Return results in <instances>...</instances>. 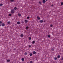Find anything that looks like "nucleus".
<instances>
[{"label":"nucleus","instance_id":"f257e3e1","mask_svg":"<svg viewBox=\"0 0 63 63\" xmlns=\"http://www.w3.org/2000/svg\"><path fill=\"white\" fill-rule=\"evenodd\" d=\"M15 12V11L14 10V9H12L11 11V13L12 14H13Z\"/></svg>","mask_w":63,"mask_h":63},{"label":"nucleus","instance_id":"f03ea898","mask_svg":"<svg viewBox=\"0 0 63 63\" xmlns=\"http://www.w3.org/2000/svg\"><path fill=\"white\" fill-rule=\"evenodd\" d=\"M2 26H5V24L3 23L2 24Z\"/></svg>","mask_w":63,"mask_h":63},{"label":"nucleus","instance_id":"7ed1b4c3","mask_svg":"<svg viewBox=\"0 0 63 63\" xmlns=\"http://www.w3.org/2000/svg\"><path fill=\"white\" fill-rule=\"evenodd\" d=\"M40 22H41V23H42V22H43V21L42 20H41L40 21Z\"/></svg>","mask_w":63,"mask_h":63},{"label":"nucleus","instance_id":"20e7f679","mask_svg":"<svg viewBox=\"0 0 63 63\" xmlns=\"http://www.w3.org/2000/svg\"><path fill=\"white\" fill-rule=\"evenodd\" d=\"M21 37H23V35L22 34H21L20 35Z\"/></svg>","mask_w":63,"mask_h":63},{"label":"nucleus","instance_id":"39448f33","mask_svg":"<svg viewBox=\"0 0 63 63\" xmlns=\"http://www.w3.org/2000/svg\"><path fill=\"white\" fill-rule=\"evenodd\" d=\"M27 21H27V20H25V22L26 23L27 22Z\"/></svg>","mask_w":63,"mask_h":63},{"label":"nucleus","instance_id":"423d86ee","mask_svg":"<svg viewBox=\"0 0 63 63\" xmlns=\"http://www.w3.org/2000/svg\"><path fill=\"white\" fill-rule=\"evenodd\" d=\"M60 55H58L57 56V57L58 58H60Z\"/></svg>","mask_w":63,"mask_h":63},{"label":"nucleus","instance_id":"0eeeda50","mask_svg":"<svg viewBox=\"0 0 63 63\" xmlns=\"http://www.w3.org/2000/svg\"><path fill=\"white\" fill-rule=\"evenodd\" d=\"M37 19H38L39 20L40 18V17H37Z\"/></svg>","mask_w":63,"mask_h":63},{"label":"nucleus","instance_id":"6e6552de","mask_svg":"<svg viewBox=\"0 0 63 63\" xmlns=\"http://www.w3.org/2000/svg\"><path fill=\"white\" fill-rule=\"evenodd\" d=\"M43 3H45V2H46V1H45V0H43Z\"/></svg>","mask_w":63,"mask_h":63},{"label":"nucleus","instance_id":"1a4fd4ad","mask_svg":"<svg viewBox=\"0 0 63 63\" xmlns=\"http://www.w3.org/2000/svg\"><path fill=\"white\" fill-rule=\"evenodd\" d=\"M33 54H36V52L34 51L33 52Z\"/></svg>","mask_w":63,"mask_h":63},{"label":"nucleus","instance_id":"9d476101","mask_svg":"<svg viewBox=\"0 0 63 63\" xmlns=\"http://www.w3.org/2000/svg\"><path fill=\"white\" fill-rule=\"evenodd\" d=\"M17 24H20V22H17Z\"/></svg>","mask_w":63,"mask_h":63},{"label":"nucleus","instance_id":"9b49d317","mask_svg":"<svg viewBox=\"0 0 63 63\" xmlns=\"http://www.w3.org/2000/svg\"><path fill=\"white\" fill-rule=\"evenodd\" d=\"M24 58H22V61H24Z\"/></svg>","mask_w":63,"mask_h":63},{"label":"nucleus","instance_id":"f8f14e48","mask_svg":"<svg viewBox=\"0 0 63 63\" xmlns=\"http://www.w3.org/2000/svg\"><path fill=\"white\" fill-rule=\"evenodd\" d=\"M30 63H33V61H30Z\"/></svg>","mask_w":63,"mask_h":63},{"label":"nucleus","instance_id":"ddd939ff","mask_svg":"<svg viewBox=\"0 0 63 63\" xmlns=\"http://www.w3.org/2000/svg\"><path fill=\"white\" fill-rule=\"evenodd\" d=\"M18 15L19 16H21V14L19 13L18 14Z\"/></svg>","mask_w":63,"mask_h":63},{"label":"nucleus","instance_id":"4468645a","mask_svg":"<svg viewBox=\"0 0 63 63\" xmlns=\"http://www.w3.org/2000/svg\"><path fill=\"white\" fill-rule=\"evenodd\" d=\"M32 44H35V41H33L32 42Z\"/></svg>","mask_w":63,"mask_h":63},{"label":"nucleus","instance_id":"2eb2a0df","mask_svg":"<svg viewBox=\"0 0 63 63\" xmlns=\"http://www.w3.org/2000/svg\"><path fill=\"white\" fill-rule=\"evenodd\" d=\"M30 56H32V53H30Z\"/></svg>","mask_w":63,"mask_h":63},{"label":"nucleus","instance_id":"dca6fc26","mask_svg":"<svg viewBox=\"0 0 63 63\" xmlns=\"http://www.w3.org/2000/svg\"><path fill=\"white\" fill-rule=\"evenodd\" d=\"M25 55H27V53L26 52L25 53Z\"/></svg>","mask_w":63,"mask_h":63},{"label":"nucleus","instance_id":"f3484780","mask_svg":"<svg viewBox=\"0 0 63 63\" xmlns=\"http://www.w3.org/2000/svg\"><path fill=\"white\" fill-rule=\"evenodd\" d=\"M7 62H10V60H7Z\"/></svg>","mask_w":63,"mask_h":63},{"label":"nucleus","instance_id":"a211bd4d","mask_svg":"<svg viewBox=\"0 0 63 63\" xmlns=\"http://www.w3.org/2000/svg\"><path fill=\"white\" fill-rule=\"evenodd\" d=\"M14 9L15 10H16L17 8H16V7H15L14 8Z\"/></svg>","mask_w":63,"mask_h":63},{"label":"nucleus","instance_id":"6ab92c4d","mask_svg":"<svg viewBox=\"0 0 63 63\" xmlns=\"http://www.w3.org/2000/svg\"><path fill=\"white\" fill-rule=\"evenodd\" d=\"M39 3L40 4H42V2H41L40 1L39 2Z\"/></svg>","mask_w":63,"mask_h":63},{"label":"nucleus","instance_id":"aec40b11","mask_svg":"<svg viewBox=\"0 0 63 63\" xmlns=\"http://www.w3.org/2000/svg\"><path fill=\"white\" fill-rule=\"evenodd\" d=\"M8 24H10V22H7Z\"/></svg>","mask_w":63,"mask_h":63},{"label":"nucleus","instance_id":"412c9836","mask_svg":"<svg viewBox=\"0 0 63 63\" xmlns=\"http://www.w3.org/2000/svg\"><path fill=\"white\" fill-rule=\"evenodd\" d=\"M9 15L10 16H12V14H9Z\"/></svg>","mask_w":63,"mask_h":63},{"label":"nucleus","instance_id":"4be33fe9","mask_svg":"<svg viewBox=\"0 0 63 63\" xmlns=\"http://www.w3.org/2000/svg\"><path fill=\"white\" fill-rule=\"evenodd\" d=\"M54 59H55V60H56V59H57V58L55 57Z\"/></svg>","mask_w":63,"mask_h":63},{"label":"nucleus","instance_id":"5701e85b","mask_svg":"<svg viewBox=\"0 0 63 63\" xmlns=\"http://www.w3.org/2000/svg\"><path fill=\"white\" fill-rule=\"evenodd\" d=\"M2 5L3 4H0V6H2Z\"/></svg>","mask_w":63,"mask_h":63},{"label":"nucleus","instance_id":"b1692460","mask_svg":"<svg viewBox=\"0 0 63 63\" xmlns=\"http://www.w3.org/2000/svg\"><path fill=\"white\" fill-rule=\"evenodd\" d=\"M48 38H50V35H48Z\"/></svg>","mask_w":63,"mask_h":63},{"label":"nucleus","instance_id":"393cba45","mask_svg":"<svg viewBox=\"0 0 63 63\" xmlns=\"http://www.w3.org/2000/svg\"><path fill=\"white\" fill-rule=\"evenodd\" d=\"M14 1V0H11V2H13Z\"/></svg>","mask_w":63,"mask_h":63},{"label":"nucleus","instance_id":"a878e982","mask_svg":"<svg viewBox=\"0 0 63 63\" xmlns=\"http://www.w3.org/2000/svg\"><path fill=\"white\" fill-rule=\"evenodd\" d=\"M0 23L2 24V22L1 21H0Z\"/></svg>","mask_w":63,"mask_h":63},{"label":"nucleus","instance_id":"bb28decb","mask_svg":"<svg viewBox=\"0 0 63 63\" xmlns=\"http://www.w3.org/2000/svg\"><path fill=\"white\" fill-rule=\"evenodd\" d=\"M63 4V2H62L61 3V5H62Z\"/></svg>","mask_w":63,"mask_h":63},{"label":"nucleus","instance_id":"cd10ccee","mask_svg":"<svg viewBox=\"0 0 63 63\" xmlns=\"http://www.w3.org/2000/svg\"><path fill=\"white\" fill-rule=\"evenodd\" d=\"M26 29H28V27H26Z\"/></svg>","mask_w":63,"mask_h":63},{"label":"nucleus","instance_id":"c85d7f7f","mask_svg":"<svg viewBox=\"0 0 63 63\" xmlns=\"http://www.w3.org/2000/svg\"><path fill=\"white\" fill-rule=\"evenodd\" d=\"M31 37H29V40H31Z\"/></svg>","mask_w":63,"mask_h":63},{"label":"nucleus","instance_id":"c756f323","mask_svg":"<svg viewBox=\"0 0 63 63\" xmlns=\"http://www.w3.org/2000/svg\"><path fill=\"white\" fill-rule=\"evenodd\" d=\"M27 19H29V17H27Z\"/></svg>","mask_w":63,"mask_h":63},{"label":"nucleus","instance_id":"7c9ffc66","mask_svg":"<svg viewBox=\"0 0 63 63\" xmlns=\"http://www.w3.org/2000/svg\"><path fill=\"white\" fill-rule=\"evenodd\" d=\"M29 47H31V46L30 45H29Z\"/></svg>","mask_w":63,"mask_h":63},{"label":"nucleus","instance_id":"2f4dec72","mask_svg":"<svg viewBox=\"0 0 63 63\" xmlns=\"http://www.w3.org/2000/svg\"><path fill=\"white\" fill-rule=\"evenodd\" d=\"M50 26H51V27H52L53 26L52 25H50Z\"/></svg>","mask_w":63,"mask_h":63},{"label":"nucleus","instance_id":"473e14b6","mask_svg":"<svg viewBox=\"0 0 63 63\" xmlns=\"http://www.w3.org/2000/svg\"><path fill=\"white\" fill-rule=\"evenodd\" d=\"M62 60H63V57L62 58Z\"/></svg>","mask_w":63,"mask_h":63},{"label":"nucleus","instance_id":"72a5a7b5","mask_svg":"<svg viewBox=\"0 0 63 63\" xmlns=\"http://www.w3.org/2000/svg\"><path fill=\"white\" fill-rule=\"evenodd\" d=\"M51 6H52V7H53V5H52Z\"/></svg>","mask_w":63,"mask_h":63},{"label":"nucleus","instance_id":"f704fd0d","mask_svg":"<svg viewBox=\"0 0 63 63\" xmlns=\"http://www.w3.org/2000/svg\"><path fill=\"white\" fill-rule=\"evenodd\" d=\"M52 50H54L53 49H52Z\"/></svg>","mask_w":63,"mask_h":63},{"label":"nucleus","instance_id":"c9c22d12","mask_svg":"<svg viewBox=\"0 0 63 63\" xmlns=\"http://www.w3.org/2000/svg\"><path fill=\"white\" fill-rule=\"evenodd\" d=\"M1 24H0V27H1Z\"/></svg>","mask_w":63,"mask_h":63},{"label":"nucleus","instance_id":"e433bc0d","mask_svg":"<svg viewBox=\"0 0 63 63\" xmlns=\"http://www.w3.org/2000/svg\"><path fill=\"white\" fill-rule=\"evenodd\" d=\"M46 1H47V0H45Z\"/></svg>","mask_w":63,"mask_h":63}]
</instances>
